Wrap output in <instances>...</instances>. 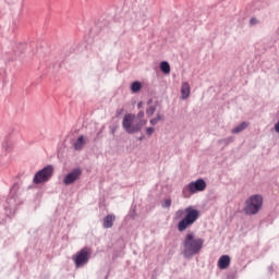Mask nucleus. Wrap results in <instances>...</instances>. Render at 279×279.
I'll return each instance as SVG.
<instances>
[{
  "mask_svg": "<svg viewBox=\"0 0 279 279\" xmlns=\"http://www.w3.org/2000/svg\"><path fill=\"white\" fill-rule=\"evenodd\" d=\"M159 69L165 75H169L171 73V65H169V62L162 61L159 65Z\"/></svg>",
  "mask_w": 279,
  "mask_h": 279,
  "instance_id": "2eb2a0df",
  "label": "nucleus"
},
{
  "mask_svg": "<svg viewBox=\"0 0 279 279\" xmlns=\"http://www.w3.org/2000/svg\"><path fill=\"white\" fill-rule=\"evenodd\" d=\"M89 258H90V250L85 247L75 254V256L73 257V260L76 267H84V265L88 263Z\"/></svg>",
  "mask_w": 279,
  "mask_h": 279,
  "instance_id": "0eeeda50",
  "label": "nucleus"
},
{
  "mask_svg": "<svg viewBox=\"0 0 279 279\" xmlns=\"http://www.w3.org/2000/svg\"><path fill=\"white\" fill-rule=\"evenodd\" d=\"M116 219H117V217L114 216V214L107 215L102 219V228H105V229L112 228L114 226Z\"/></svg>",
  "mask_w": 279,
  "mask_h": 279,
  "instance_id": "9d476101",
  "label": "nucleus"
},
{
  "mask_svg": "<svg viewBox=\"0 0 279 279\" xmlns=\"http://www.w3.org/2000/svg\"><path fill=\"white\" fill-rule=\"evenodd\" d=\"M2 147H4V148H5V150H8V147H5V143H4V144H2Z\"/></svg>",
  "mask_w": 279,
  "mask_h": 279,
  "instance_id": "393cba45",
  "label": "nucleus"
},
{
  "mask_svg": "<svg viewBox=\"0 0 279 279\" xmlns=\"http://www.w3.org/2000/svg\"><path fill=\"white\" fill-rule=\"evenodd\" d=\"M140 141H143V137H140Z\"/></svg>",
  "mask_w": 279,
  "mask_h": 279,
  "instance_id": "a878e982",
  "label": "nucleus"
},
{
  "mask_svg": "<svg viewBox=\"0 0 279 279\" xmlns=\"http://www.w3.org/2000/svg\"><path fill=\"white\" fill-rule=\"evenodd\" d=\"M86 136L80 135L73 143L72 147L75 151H82L84 149V146L86 145Z\"/></svg>",
  "mask_w": 279,
  "mask_h": 279,
  "instance_id": "1a4fd4ad",
  "label": "nucleus"
},
{
  "mask_svg": "<svg viewBox=\"0 0 279 279\" xmlns=\"http://www.w3.org/2000/svg\"><path fill=\"white\" fill-rule=\"evenodd\" d=\"M165 119V114L157 112L156 117L150 119V125H158Z\"/></svg>",
  "mask_w": 279,
  "mask_h": 279,
  "instance_id": "dca6fc26",
  "label": "nucleus"
},
{
  "mask_svg": "<svg viewBox=\"0 0 279 279\" xmlns=\"http://www.w3.org/2000/svg\"><path fill=\"white\" fill-rule=\"evenodd\" d=\"M203 247L204 239L195 236V233L193 232L187 233L183 241L184 258H193V256L202 252Z\"/></svg>",
  "mask_w": 279,
  "mask_h": 279,
  "instance_id": "f257e3e1",
  "label": "nucleus"
},
{
  "mask_svg": "<svg viewBox=\"0 0 279 279\" xmlns=\"http://www.w3.org/2000/svg\"><path fill=\"white\" fill-rule=\"evenodd\" d=\"M19 190V186L16 185H13L11 187V191H10V196L8 199H7V204H9V208H13V206H15L16 204V198L14 197V195H16V191Z\"/></svg>",
  "mask_w": 279,
  "mask_h": 279,
  "instance_id": "f8f14e48",
  "label": "nucleus"
},
{
  "mask_svg": "<svg viewBox=\"0 0 279 279\" xmlns=\"http://www.w3.org/2000/svg\"><path fill=\"white\" fill-rule=\"evenodd\" d=\"M155 132H156V129H154L153 126L146 128L147 136H151V134H154Z\"/></svg>",
  "mask_w": 279,
  "mask_h": 279,
  "instance_id": "412c9836",
  "label": "nucleus"
},
{
  "mask_svg": "<svg viewBox=\"0 0 279 279\" xmlns=\"http://www.w3.org/2000/svg\"><path fill=\"white\" fill-rule=\"evenodd\" d=\"M250 123L247 122H241L238 126L232 129V134H240V132H243V130H247V126Z\"/></svg>",
  "mask_w": 279,
  "mask_h": 279,
  "instance_id": "4468645a",
  "label": "nucleus"
},
{
  "mask_svg": "<svg viewBox=\"0 0 279 279\" xmlns=\"http://www.w3.org/2000/svg\"><path fill=\"white\" fill-rule=\"evenodd\" d=\"M218 267L220 269H228V267H230V257L228 255H222L218 259Z\"/></svg>",
  "mask_w": 279,
  "mask_h": 279,
  "instance_id": "ddd939ff",
  "label": "nucleus"
},
{
  "mask_svg": "<svg viewBox=\"0 0 279 279\" xmlns=\"http://www.w3.org/2000/svg\"><path fill=\"white\" fill-rule=\"evenodd\" d=\"M232 141H234V138L233 137H229L227 140H223V143H226L228 145V144L232 143Z\"/></svg>",
  "mask_w": 279,
  "mask_h": 279,
  "instance_id": "5701e85b",
  "label": "nucleus"
},
{
  "mask_svg": "<svg viewBox=\"0 0 279 279\" xmlns=\"http://www.w3.org/2000/svg\"><path fill=\"white\" fill-rule=\"evenodd\" d=\"M141 88H143V85L141 84V82L135 81L131 84V90L132 93H138L141 90Z\"/></svg>",
  "mask_w": 279,
  "mask_h": 279,
  "instance_id": "f3484780",
  "label": "nucleus"
},
{
  "mask_svg": "<svg viewBox=\"0 0 279 279\" xmlns=\"http://www.w3.org/2000/svg\"><path fill=\"white\" fill-rule=\"evenodd\" d=\"M250 25H258V20L253 17L250 20Z\"/></svg>",
  "mask_w": 279,
  "mask_h": 279,
  "instance_id": "4be33fe9",
  "label": "nucleus"
},
{
  "mask_svg": "<svg viewBox=\"0 0 279 279\" xmlns=\"http://www.w3.org/2000/svg\"><path fill=\"white\" fill-rule=\"evenodd\" d=\"M203 191H206V181L204 179H197L183 186L182 197L184 199H191L195 193H202Z\"/></svg>",
  "mask_w": 279,
  "mask_h": 279,
  "instance_id": "20e7f679",
  "label": "nucleus"
},
{
  "mask_svg": "<svg viewBox=\"0 0 279 279\" xmlns=\"http://www.w3.org/2000/svg\"><path fill=\"white\" fill-rule=\"evenodd\" d=\"M158 108V105H150L147 109H146V114L147 117H154V113L156 112V109Z\"/></svg>",
  "mask_w": 279,
  "mask_h": 279,
  "instance_id": "a211bd4d",
  "label": "nucleus"
},
{
  "mask_svg": "<svg viewBox=\"0 0 279 279\" xmlns=\"http://www.w3.org/2000/svg\"><path fill=\"white\" fill-rule=\"evenodd\" d=\"M82 168L72 169L65 177L63 178V184L65 186H71V184H75L80 178H82Z\"/></svg>",
  "mask_w": 279,
  "mask_h": 279,
  "instance_id": "6e6552de",
  "label": "nucleus"
},
{
  "mask_svg": "<svg viewBox=\"0 0 279 279\" xmlns=\"http://www.w3.org/2000/svg\"><path fill=\"white\" fill-rule=\"evenodd\" d=\"M184 214L185 217L182 219ZM175 219H181L178 223V230L179 232H184V230L191 228L199 219V210L191 206L185 209H179L175 213Z\"/></svg>",
  "mask_w": 279,
  "mask_h": 279,
  "instance_id": "f03ea898",
  "label": "nucleus"
},
{
  "mask_svg": "<svg viewBox=\"0 0 279 279\" xmlns=\"http://www.w3.org/2000/svg\"><path fill=\"white\" fill-rule=\"evenodd\" d=\"M135 119H137V123H141V121H147L145 120V111H140L136 116Z\"/></svg>",
  "mask_w": 279,
  "mask_h": 279,
  "instance_id": "6ab92c4d",
  "label": "nucleus"
},
{
  "mask_svg": "<svg viewBox=\"0 0 279 279\" xmlns=\"http://www.w3.org/2000/svg\"><path fill=\"white\" fill-rule=\"evenodd\" d=\"M137 108H143V102H138Z\"/></svg>",
  "mask_w": 279,
  "mask_h": 279,
  "instance_id": "b1692460",
  "label": "nucleus"
},
{
  "mask_svg": "<svg viewBox=\"0 0 279 279\" xmlns=\"http://www.w3.org/2000/svg\"><path fill=\"white\" fill-rule=\"evenodd\" d=\"M53 177V166H46L44 169L39 170L35 173L33 183L34 184H45V182H49Z\"/></svg>",
  "mask_w": 279,
  "mask_h": 279,
  "instance_id": "423d86ee",
  "label": "nucleus"
},
{
  "mask_svg": "<svg viewBox=\"0 0 279 279\" xmlns=\"http://www.w3.org/2000/svg\"><path fill=\"white\" fill-rule=\"evenodd\" d=\"M260 208H263V195L254 194L246 199L244 213L245 215H258Z\"/></svg>",
  "mask_w": 279,
  "mask_h": 279,
  "instance_id": "39448f33",
  "label": "nucleus"
},
{
  "mask_svg": "<svg viewBox=\"0 0 279 279\" xmlns=\"http://www.w3.org/2000/svg\"><path fill=\"white\" fill-rule=\"evenodd\" d=\"M136 116L133 113H128L122 120V128L128 134H136L143 130L144 125H147V121L142 120L141 123L136 122Z\"/></svg>",
  "mask_w": 279,
  "mask_h": 279,
  "instance_id": "7ed1b4c3",
  "label": "nucleus"
},
{
  "mask_svg": "<svg viewBox=\"0 0 279 279\" xmlns=\"http://www.w3.org/2000/svg\"><path fill=\"white\" fill-rule=\"evenodd\" d=\"M187 97H191V84L189 82H183L181 84V99H186Z\"/></svg>",
  "mask_w": 279,
  "mask_h": 279,
  "instance_id": "9b49d317",
  "label": "nucleus"
},
{
  "mask_svg": "<svg viewBox=\"0 0 279 279\" xmlns=\"http://www.w3.org/2000/svg\"><path fill=\"white\" fill-rule=\"evenodd\" d=\"M161 206L162 208H171V199H165Z\"/></svg>",
  "mask_w": 279,
  "mask_h": 279,
  "instance_id": "aec40b11",
  "label": "nucleus"
}]
</instances>
